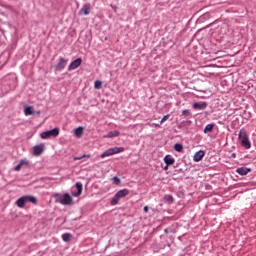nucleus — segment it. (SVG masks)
<instances>
[{"label": "nucleus", "instance_id": "f257e3e1", "mask_svg": "<svg viewBox=\"0 0 256 256\" xmlns=\"http://www.w3.org/2000/svg\"><path fill=\"white\" fill-rule=\"evenodd\" d=\"M27 203H33L34 205H37V198L34 196H22L16 201V205L20 209H23Z\"/></svg>", "mask_w": 256, "mask_h": 256}, {"label": "nucleus", "instance_id": "f03ea898", "mask_svg": "<svg viewBox=\"0 0 256 256\" xmlns=\"http://www.w3.org/2000/svg\"><path fill=\"white\" fill-rule=\"evenodd\" d=\"M239 141L244 149H251V141L249 140V137H247V133L243 130L239 133Z\"/></svg>", "mask_w": 256, "mask_h": 256}, {"label": "nucleus", "instance_id": "7ed1b4c3", "mask_svg": "<svg viewBox=\"0 0 256 256\" xmlns=\"http://www.w3.org/2000/svg\"><path fill=\"white\" fill-rule=\"evenodd\" d=\"M125 148L123 147H114L106 150L104 153L101 154V159H105V157H111V155H117V153H123Z\"/></svg>", "mask_w": 256, "mask_h": 256}, {"label": "nucleus", "instance_id": "20e7f679", "mask_svg": "<svg viewBox=\"0 0 256 256\" xmlns=\"http://www.w3.org/2000/svg\"><path fill=\"white\" fill-rule=\"evenodd\" d=\"M58 136H59V128H54L52 130L42 132L40 135L41 139H50V137H58Z\"/></svg>", "mask_w": 256, "mask_h": 256}, {"label": "nucleus", "instance_id": "39448f33", "mask_svg": "<svg viewBox=\"0 0 256 256\" xmlns=\"http://www.w3.org/2000/svg\"><path fill=\"white\" fill-rule=\"evenodd\" d=\"M60 195H57L56 203H61V205H73V200L69 194H64L63 199H60Z\"/></svg>", "mask_w": 256, "mask_h": 256}, {"label": "nucleus", "instance_id": "423d86ee", "mask_svg": "<svg viewBox=\"0 0 256 256\" xmlns=\"http://www.w3.org/2000/svg\"><path fill=\"white\" fill-rule=\"evenodd\" d=\"M82 63H83V60L81 58H77L72 63H70V65L68 66V71H74V69L81 67Z\"/></svg>", "mask_w": 256, "mask_h": 256}, {"label": "nucleus", "instance_id": "0eeeda50", "mask_svg": "<svg viewBox=\"0 0 256 256\" xmlns=\"http://www.w3.org/2000/svg\"><path fill=\"white\" fill-rule=\"evenodd\" d=\"M89 13H91V4H84L78 14L80 16H83V15H89Z\"/></svg>", "mask_w": 256, "mask_h": 256}, {"label": "nucleus", "instance_id": "6e6552de", "mask_svg": "<svg viewBox=\"0 0 256 256\" xmlns=\"http://www.w3.org/2000/svg\"><path fill=\"white\" fill-rule=\"evenodd\" d=\"M23 167H29V161L27 159L20 160L19 164L15 166V171H21Z\"/></svg>", "mask_w": 256, "mask_h": 256}, {"label": "nucleus", "instance_id": "1a4fd4ad", "mask_svg": "<svg viewBox=\"0 0 256 256\" xmlns=\"http://www.w3.org/2000/svg\"><path fill=\"white\" fill-rule=\"evenodd\" d=\"M203 157H205V151L200 150L194 154L193 161H195V163H199Z\"/></svg>", "mask_w": 256, "mask_h": 256}, {"label": "nucleus", "instance_id": "9d476101", "mask_svg": "<svg viewBox=\"0 0 256 256\" xmlns=\"http://www.w3.org/2000/svg\"><path fill=\"white\" fill-rule=\"evenodd\" d=\"M67 65V60L60 58L59 63L56 65V71H63Z\"/></svg>", "mask_w": 256, "mask_h": 256}, {"label": "nucleus", "instance_id": "9b49d317", "mask_svg": "<svg viewBox=\"0 0 256 256\" xmlns=\"http://www.w3.org/2000/svg\"><path fill=\"white\" fill-rule=\"evenodd\" d=\"M43 151H45V145L44 144H39L34 146V155H41V153H43Z\"/></svg>", "mask_w": 256, "mask_h": 256}, {"label": "nucleus", "instance_id": "f8f14e48", "mask_svg": "<svg viewBox=\"0 0 256 256\" xmlns=\"http://www.w3.org/2000/svg\"><path fill=\"white\" fill-rule=\"evenodd\" d=\"M236 173L238 175H247V173H251V168L240 167L236 169Z\"/></svg>", "mask_w": 256, "mask_h": 256}, {"label": "nucleus", "instance_id": "ddd939ff", "mask_svg": "<svg viewBox=\"0 0 256 256\" xmlns=\"http://www.w3.org/2000/svg\"><path fill=\"white\" fill-rule=\"evenodd\" d=\"M193 109H199L200 111H203V109H207V103L203 102V103H194L193 104Z\"/></svg>", "mask_w": 256, "mask_h": 256}, {"label": "nucleus", "instance_id": "4468645a", "mask_svg": "<svg viewBox=\"0 0 256 256\" xmlns=\"http://www.w3.org/2000/svg\"><path fill=\"white\" fill-rule=\"evenodd\" d=\"M76 188L78 191L72 194L73 197H79V195H81V192L83 191V184H81V182H77Z\"/></svg>", "mask_w": 256, "mask_h": 256}, {"label": "nucleus", "instance_id": "2eb2a0df", "mask_svg": "<svg viewBox=\"0 0 256 256\" xmlns=\"http://www.w3.org/2000/svg\"><path fill=\"white\" fill-rule=\"evenodd\" d=\"M164 162L166 165H173V163H175V158H173L171 155H166L164 157Z\"/></svg>", "mask_w": 256, "mask_h": 256}, {"label": "nucleus", "instance_id": "dca6fc26", "mask_svg": "<svg viewBox=\"0 0 256 256\" xmlns=\"http://www.w3.org/2000/svg\"><path fill=\"white\" fill-rule=\"evenodd\" d=\"M116 195L120 198V199H123V197H127V195H129V190L127 189H123V190H120L116 193Z\"/></svg>", "mask_w": 256, "mask_h": 256}, {"label": "nucleus", "instance_id": "f3484780", "mask_svg": "<svg viewBox=\"0 0 256 256\" xmlns=\"http://www.w3.org/2000/svg\"><path fill=\"white\" fill-rule=\"evenodd\" d=\"M215 127V124H207L204 128V133H212L213 128Z\"/></svg>", "mask_w": 256, "mask_h": 256}, {"label": "nucleus", "instance_id": "a211bd4d", "mask_svg": "<svg viewBox=\"0 0 256 256\" xmlns=\"http://www.w3.org/2000/svg\"><path fill=\"white\" fill-rule=\"evenodd\" d=\"M74 135L78 138H81L83 135V127H78L74 130Z\"/></svg>", "mask_w": 256, "mask_h": 256}, {"label": "nucleus", "instance_id": "6ab92c4d", "mask_svg": "<svg viewBox=\"0 0 256 256\" xmlns=\"http://www.w3.org/2000/svg\"><path fill=\"white\" fill-rule=\"evenodd\" d=\"M105 137H107L108 139H112L113 137H119V131H110Z\"/></svg>", "mask_w": 256, "mask_h": 256}, {"label": "nucleus", "instance_id": "aec40b11", "mask_svg": "<svg viewBox=\"0 0 256 256\" xmlns=\"http://www.w3.org/2000/svg\"><path fill=\"white\" fill-rule=\"evenodd\" d=\"M24 113H25L26 116L33 115V107L25 106L24 107Z\"/></svg>", "mask_w": 256, "mask_h": 256}, {"label": "nucleus", "instance_id": "412c9836", "mask_svg": "<svg viewBox=\"0 0 256 256\" xmlns=\"http://www.w3.org/2000/svg\"><path fill=\"white\" fill-rule=\"evenodd\" d=\"M62 239H63V241H65V243L69 242V241L71 240V234H69V233H64V234L62 235Z\"/></svg>", "mask_w": 256, "mask_h": 256}, {"label": "nucleus", "instance_id": "4be33fe9", "mask_svg": "<svg viewBox=\"0 0 256 256\" xmlns=\"http://www.w3.org/2000/svg\"><path fill=\"white\" fill-rule=\"evenodd\" d=\"M119 199H121L117 194L112 198L111 205H117L119 203Z\"/></svg>", "mask_w": 256, "mask_h": 256}, {"label": "nucleus", "instance_id": "5701e85b", "mask_svg": "<svg viewBox=\"0 0 256 256\" xmlns=\"http://www.w3.org/2000/svg\"><path fill=\"white\" fill-rule=\"evenodd\" d=\"M174 149H175V151H177L178 153H181V152L183 151V145L177 143V144H175Z\"/></svg>", "mask_w": 256, "mask_h": 256}, {"label": "nucleus", "instance_id": "b1692460", "mask_svg": "<svg viewBox=\"0 0 256 256\" xmlns=\"http://www.w3.org/2000/svg\"><path fill=\"white\" fill-rule=\"evenodd\" d=\"M95 89H101L103 87V82L97 80L94 84Z\"/></svg>", "mask_w": 256, "mask_h": 256}, {"label": "nucleus", "instance_id": "393cba45", "mask_svg": "<svg viewBox=\"0 0 256 256\" xmlns=\"http://www.w3.org/2000/svg\"><path fill=\"white\" fill-rule=\"evenodd\" d=\"M169 117H171L170 114L165 115V116L161 119L160 125H163V123H165V121H167V119H169Z\"/></svg>", "mask_w": 256, "mask_h": 256}, {"label": "nucleus", "instance_id": "a878e982", "mask_svg": "<svg viewBox=\"0 0 256 256\" xmlns=\"http://www.w3.org/2000/svg\"><path fill=\"white\" fill-rule=\"evenodd\" d=\"M164 199H165V201H168L169 203H173V196H171V195H166L164 197Z\"/></svg>", "mask_w": 256, "mask_h": 256}, {"label": "nucleus", "instance_id": "bb28decb", "mask_svg": "<svg viewBox=\"0 0 256 256\" xmlns=\"http://www.w3.org/2000/svg\"><path fill=\"white\" fill-rule=\"evenodd\" d=\"M113 182L115 183V185H119V183H121V179L117 176L113 177Z\"/></svg>", "mask_w": 256, "mask_h": 256}, {"label": "nucleus", "instance_id": "cd10ccee", "mask_svg": "<svg viewBox=\"0 0 256 256\" xmlns=\"http://www.w3.org/2000/svg\"><path fill=\"white\" fill-rule=\"evenodd\" d=\"M85 157H89V155H83L81 157H74V161H81V159H85Z\"/></svg>", "mask_w": 256, "mask_h": 256}, {"label": "nucleus", "instance_id": "c85d7f7f", "mask_svg": "<svg viewBox=\"0 0 256 256\" xmlns=\"http://www.w3.org/2000/svg\"><path fill=\"white\" fill-rule=\"evenodd\" d=\"M150 127H161V124H157V123H152L149 124Z\"/></svg>", "mask_w": 256, "mask_h": 256}, {"label": "nucleus", "instance_id": "c756f323", "mask_svg": "<svg viewBox=\"0 0 256 256\" xmlns=\"http://www.w3.org/2000/svg\"><path fill=\"white\" fill-rule=\"evenodd\" d=\"M182 115H185V117H187L189 115V110H183Z\"/></svg>", "mask_w": 256, "mask_h": 256}, {"label": "nucleus", "instance_id": "7c9ffc66", "mask_svg": "<svg viewBox=\"0 0 256 256\" xmlns=\"http://www.w3.org/2000/svg\"><path fill=\"white\" fill-rule=\"evenodd\" d=\"M144 212H145V213H149V206H145V207H144Z\"/></svg>", "mask_w": 256, "mask_h": 256}, {"label": "nucleus", "instance_id": "2f4dec72", "mask_svg": "<svg viewBox=\"0 0 256 256\" xmlns=\"http://www.w3.org/2000/svg\"><path fill=\"white\" fill-rule=\"evenodd\" d=\"M167 169H169V165L166 164V166L164 167V171H167Z\"/></svg>", "mask_w": 256, "mask_h": 256}, {"label": "nucleus", "instance_id": "473e14b6", "mask_svg": "<svg viewBox=\"0 0 256 256\" xmlns=\"http://www.w3.org/2000/svg\"><path fill=\"white\" fill-rule=\"evenodd\" d=\"M231 157L235 158V157H236L235 153H233V154L231 155Z\"/></svg>", "mask_w": 256, "mask_h": 256}, {"label": "nucleus", "instance_id": "72a5a7b5", "mask_svg": "<svg viewBox=\"0 0 256 256\" xmlns=\"http://www.w3.org/2000/svg\"><path fill=\"white\" fill-rule=\"evenodd\" d=\"M164 231H165V233H169V229H165Z\"/></svg>", "mask_w": 256, "mask_h": 256}]
</instances>
